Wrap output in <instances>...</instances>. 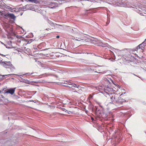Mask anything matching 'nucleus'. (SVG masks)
<instances>
[{
    "label": "nucleus",
    "instance_id": "nucleus-1",
    "mask_svg": "<svg viewBox=\"0 0 146 146\" xmlns=\"http://www.w3.org/2000/svg\"><path fill=\"white\" fill-rule=\"evenodd\" d=\"M48 7L50 8H53L57 7V3H49L47 4Z\"/></svg>",
    "mask_w": 146,
    "mask_h": 146
},
{
    "label": "nucleus",
    "instance_id": "nucleus-2",
    "mask_svg": "<svg viewBox=\"0 0 146 146\" xmlns=\"http://www.w3.org/2000/svg\"><path fill=\"white\" fill-rule=\"evenodd\" d=\"M5 16L6 17L13 19H15L16 17L13 14L7 13L5 15Z\"/></svg>",
    "mask_w": 146,
    "mask_h": 146
},
{
    "label": "nucleus",
    "instance_id": "nucleus-3",
    "mask_svg": "<svg viewBox=\"0 0 146 146\" xmlns=\"http://www.w3.org/2000/svg\"><path fill=\"white\" fill-rule=\"evenodd\" d=\"M15 88H14L8 89L7 90V91L5 92V93H10L12 95L14 93Z\"/></svg>",
    "mask_w": 146,
    "mask_h": 146
},
{
    "label": "nucleus",
    "instance_id": "nucleus-4",
    "mask_svg": "<svg viewBox=\"0 0 146 146\" xmlns=\"http://www.w3.org/2000/svg\"><path fill=\"white\" fill-rule=\"evenodd\" d=\"M144 44L145 43L143 42L142 43L139 45V46H137V49H141L142 50H143L144 49V47L145 46Z\"/></svg>",
    "mask_w": 146,
    "mask_h": 146
},
{
    "label": "nucleus",
    "instance_id": "nucleus-5",
    "mask_svg": "<svg viewBox=\"0 0 146 146\" xmlns=\"http://www.w3.org/2000/svg\"><path fill=\"white\" fill-rule=\"evenodd\" d=\"M137 52V51L136 50L132 51V52H131V56L133 57L135 59H136V56H136V54L135 52Z\"/></svg>",
    "mask_w": 146,
    "mask_h": 146
},
{
    "label": "nucleus",
    "instance_id": "nucleus-6",
    "mask_svg": "<svg viewBox=\"0 0 146 146\" xmlns=\"http://www.w3.org/2000/svg\"><path fill=\"white\" fill-rule=\"evenodd\" d=\"M28 2H29L31 3H38V1L37 0H27Z\"/></svg>",
    "mask_w": 146,
    "mask_h": 146
},
{
    "label": "nucleus",
    "instance_id": "nucleus-7",
    "mask_svg": "<svg viewBox=\"0 0 146 146\" xmlns=\"http://www.w3.org/2000/svg\"><path fill=\"white\" fill-rule=\"evenodd\" d=\"M8 9H9L10 11L12 12H14L16 11V9L15 8H13L9 7H8Z\"/></svg>",
    "mask_w": 146,
    "mask_h": 146
},
{
    "label": "nucleus",
    "instance_id": "nucleus-8",
    "mask_svg": "<svg viewBox=\"0 0 146 146\" xmlns=\"http://www.w3.org/2000/svg\"><path fill=\"white\" fill-rule=\"evenodd\" d=\"M110 99L111 100L113 101H114V100L115 101H117V100H116L115 96L113 97V96H112L111 97Z\"/></svg>",
    "mask_w": 146,
    "mask_h": 146
},
{
    "label": "nucleus",
    "instance_id": "nucleus-9",
    "mask_svg": "<svg viewBox=\"0 0 146 146\" xmlns=\"http://www.w3.org/2000/svg\"><path fill=\"white\" fill-rule=\"evenodd\" d=\"M111 50L113 51H115V52H118V51H120V50H118V49H115L114 48H111Z\"/></svg>",
    "mask_w": 146,
    "mask_h": 146
},
{
    "label": "nucleus",
    "instance_id": "nucleus-10",
    "mask_svg": "<svg viewBox=\"0 0 146 146\" xmlns=\"http://www.w3.org/2000/svg\"><path fill=\"white\" fill-rule=\"evenodd\" d=\"M57 1H58L60 4L62 3V2L63 1L64 2V1L63 0H54Z\"/></svg>",
    "mask_w": 146,
    "mask_h": 146
},
{
    "label": "nucleus",
    "instance_id": "nucleus-11",
    "mask_svg": "<svg viewBox=\"0 0 146 146\" xmlns=\"http://www.w3.org/2000/svg\"><path fill=\"white\" fill-rule=\"evenodd\" d=\"M33 41V39H30L29 40H26V42H27V44H30V43H31Z\"/></svg>",
    "mask_w": 146,
    "mask_h": 146
},
{
    "label": "nucleus",
    "instance_id": "nucleus-12",
    "mask_svg": "<svg viewBox=\"0 0 146 146\" xmlns=\"http://www.w3.org/2000/svg\"><path fill=\"white\" fill-rule=\"evenodd\" d=\"M97 45L99 46H103V43L101 42H99V43H97Z\"/></svg>",
    "mask_w": 146,
    "mask_h": 146
},
{
    "label": "nucleus",
    "instance_id": "nucleus-13",
    "mask_svg": "<svg viewBox=\"0 0 146 146\" xmlns=\"http://www.w3.org/2000/svg\"><path fill=\"white\" fill-rule=\"evenodd\" d=\"M76 38H78L80 39L81 40H85V39L84 38V37L83 36H81L78 38L76 37Z\"/></svg>",
    "mask_w": 146,
    "mask_h": 146
},
{
    "label": "nucleus",
    "instance_id": "nucleus-14",
    "mask_svg": "<svg viewBox=\"0 0 146 146\" xmlns=\"http://www.w3.org/2000/svg\"><path fill=\"white\" fill-rule=\"evenodd\" d=\"M7 38L9 39H13L12 37L11 36H10L9 35H8Z\"/></svg>",
    "mask_w": 146,
    "mask_h": 146
},
{
    "label": "nucleus",
    "instance_id": "nucleus-15",
    "mask_svg": "<svg viewBox=\"0 0 146 146\" xmlns=\"http://www.w3.org/2000/svg\"><path fill=\"white\" fill-rule=\"evenodd\" d=\"M142 62H141V63L142 64H143V63H142V62H143L145 63H146V60H145V61H143V60H142Z\"/></svg>",
    "mask_w": 146,
    "mask_h": 146
},
{
    "label": "nucleus",
    "instance_id": "nucleus-16",
    "mask_svg": "<svg viewBox=\"0 0 146 146\" xmlns=\"http://www.w3.org/2000/svg\"><path fill=\"white\" fill-rule=\"evenodd\" d=\"M12 74H7V75H3V77H4L5 76H10Z\"/></svg>",
    "mask_w": 146,
    "mask_h": 146
},
{
    "label": "nucleus",
    "instance_id": "nucleus-17",
    "mask_svg": "<svg viewBox=\"0 0 146 146\" xmlns=\"http://www.w3.org/2000/svg\"><path fill=\"white\" fill-rule=\"evenodd\" d=\"M108 21H107V22L106 23L107 24H108L109 23H110V21L109 20V19L108 18Z\"/></svg>",
    "mask_w": 146,
    "mask_h": 146
},
{
    "label": "nucleus",
    "instance_id": "nucleus-18",
    "mask_svg": "<svg viewBox=\"0 0 146 146\" xmlns=\"http://www.w3.org/2000/svg\"><path fill=\"white\" fill-rule=\"evenodd\" d=\"M9 66V64H4L3 66L5 68H7V66Z\"/></svg>",
    "mask_w": 146,
    "mask_h": 146
},
{
    "label": "nucleus",
    "instance_id": "nucleus-19",
    "mask_svg": "<svg viewBox=\"0 0 146 146\" xmlns=\"http://www.w3.org/2000/svg\"><path fill=\"white\" fill-rule=\"evenodd\" d=\"M67 111V112L68 113H69V114H70V113H71L72 112H71V111H69V112H68V111Z\"/></svg>",
    "mask_w": 146,
    "mask_h": 146
},
{
    "label": "nucleus",
    "instance_id": "nucleus-20",
    "mask_svg": "<svg viewBox=\"0 0 146 146\" xmlns=\"http://www.w3.org/2000/svg\"><path fill=\"white\" fill-rule=\"evenodd\" d=\"M75 40H76L78 41H81H81H82L81 40H78V39H76Z\"/></svg>",
    "mask_w": 146,
    "mask_h": 146
},
{
    "label": "nucleus",
    "instance_id": "nucleus-21",
    "mask_svg": "<svg viewBox=\"0 0 146 146\" xmlns=\"http://www.w3.org/2000/svg\"><path fill=\"white\" fill-rule=\"evenodd\" d=\"M59 37H60V36H56V38H59Z\"/></svg>",
    "mask_w": 146,
    "mask_h": 146
},
{
    "label": "nucleus",
    "instance_id": "nucleus-22",
    "mask_svg": "<svg viewBox=\"0 0 146 146\" xmlns=\"http://www.w3.org/2000/svg\"><path fill=\"white\" fill-rule=\"evenodd\" d=\"M25 7H23V8H22V9H25Z\"/></svg>",
    "mask_w": 146,
    "mask_h": 146
},
{
    "label": "nucleus",
    "instance_id": "nucleus-23",
    "mask_svg": "<svg viewBox=\"0 0 146 146\" xmlns=\"http://www.w3.org/2000/svg\"><path fill=\"white\" fill-rule=\"evenodd\" d=\"M49 29V28H47V29H46V30H48Z\"/></svg>",
    "mask_w": 146,
    "mask_h": 146
},
{
    "label": "nucleus",
    "instance_id": "nucleus-24",
    "mask_svg": "<svg viewBox=\"0 0 146 146\" xmlns=\"http://www.w3.org/2000/svg\"><path fill=\"white\" fill-rule=\"evenodd\" d=\"M1 55H2V56H5V55H4L3 54H1Z\"/></svg>",
    "mask_w": 146,
    "mask_h": 146
},
{
    "label": "nucleus",
    "instance_id": "nucleus-25",
    "mask_svg": "<svg viewBox=\"0 0 146 146\" xmlns=\"http://www.w3.org/2000/svg\"><path fill=\"white\" fill-rule=\"evenodd\" d=\"M25 0L27 2H28V0Z\"/></svg>",
    "mask_w": 146,
    "mask_h": 146
},
{
    "label": "nucleus",
    "instance_id": "nucleus-26",
    "mask_svg": "<svg viewBox=\"0 0 146 146\" xmlns=\"http://www.w3.org/2000/svg\"><path fill=\"white\" fill-rule=\"evenodd\" d=\"M85 11H88V10H85Z\"/></svg>",
    "mask_w": 146,
    "mask_h": 146
},
{
    "label": "nucleus",
    "instance_id": "nucleus-27",
    "mask_svg": "<svg viewBox=\"0 0 146 146\" xmlns=\"http://www.w3.org/2000/svg\"><path fill=\"white\" fill-rule=\"evenodd\" d=\"M29 74V73H27V74Z\"/></svg>",
    "mask_w": 146,
    "mask_h": 146
},
{
    "label": "nucleus",
    "instance_id": "nucleus-28",
    "mask_svg": "<svg viewBox=\"0 0 146 146\" xmlns=\"http://www.w3.org/2000/svg\"><path fill=\"white\" fill-rule=\"evenodd\" d=\"M145 41H146V39L145 40Z\"/></svg>",
    "mask_w": 146,
    "mask_h": 146
},
{
    "label": "nucleus",
    "instance_id": "nucleus-29",
    "mask_svg": "<svg viewBox=\"0 0 146 146\" xmlns=\"http://www.w3.org/2000/svg\"><path fill=\"white\" fill-rule=\"evenodd\" d=\"M1 5H0V7H1Z\"/></svg>",
    "mask_w": 146,
    "mask_h": 146
},
{
    "label": "nucleus",
    "instance_id": "nucleus-30",
    "mask_svg": "<svg viewBox=\"0 0 146 146\" xmlns=\"http://www.w3.org/2000/svg\"><path fill=\"white\" fill-rule=\"evenodd\" d=\"M39 62H38V63H39Z\"/></svg>",
    "mask_w": 146,
    "mask_h": 146
},
{
    "label": "nucleus",
    "instance_id": "nucleus-31",
    "mask_svg": "<svg viewBox=\"0 0 146 146\" xmlns=\"http://www.w3.org/2000/svg\"><path fill=\"white\" fill-rule=\"evenodd\" d=\"M0 93H1V91H0Z\"/></svg>",
    "mask_w": 146,
    "mask_h": 146
}]
</instances>
